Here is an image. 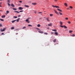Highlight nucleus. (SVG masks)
Returning a JSON list of instances; mask_svg holds the SVG:
<instances>
[{
	"label": "nucleus",
	"mask_w": 75,
	"mask_h": 75,
	"mask_svg": "<svg viewBox=\"0 0 75 75\" xmlns=\"http://www.w3.org/2000/svg\"><path fill=\"white\" fill-rule=\"evenodd\" d=\"M14 12H15V13H20V12H23L24 11L23 10H22V11H20L19 12H18L17 11H14Z\"/></svg>",
	"instance_id": "obj_1"
},
{
	"label": "nucleus",
	"mask_w": 75,
	"mask_h": 75,
	"mask_svg": "<svg viewBox=\"0 0 75 75\" xmlns=\"http://www.w3.org/2000/svg\"><path fill=\"white\" fill-rule=\"evenodd\" d=\"M52 7H54L55 8H55H59V7L58 6H54V5H52Z\"/></svg>",
	"instance_id": "obj_2"
},
{
	"label": "nucleus",
	"mask_w": 75,
	"mask_h": 75,
	"mask_svg": "<svg viewBox=\"0 0 75 75\" xmlns=\"http://www.w3.org/2000/svg\"><path fill=\"white\" fill-rule=\"evenodd\" d=\"M55 13H56V14H57V15H59V13H58V12H57V11L56 10H55L54 9V10Z\"/></svg>",
	"instance_id": "obj_3"
},
{
	"label": "nucleus",
	"mask_w": 75,
	"mask_h": 75,
	"mask_svg": "<svg viewBox=\"0 0 75 75\" xmlns=\"http://www.w3.org/2000/svg\"><path fill=\"white\" fill-rule=\"evenodd\" d=\"M18 9L19 10H23V8L22 7H19L18 8Z\"/></svg>",
	"instance_id": "obj_4"
},
{
	"label": "nucleus",
	"mask_w": 75,
	"mask_h": 75,
	"mask_svg": "<svg viewBox=\"0 0 75 75\" xmlns=\"http://www.w3.org/2000/svg\"><path fill=\"white\" fill-rule=\"evenodd\" d=\"M5 30H6V28H4L3 29H1V31L2 32H3V31H5Z\"/></svg>",
	"instance_id": "obj_5"
},
{
	"label": "nucleus",
	"mask_w": 75,
	"mask_h": 75,
	"mask_svg": "<svg viewBox=\"0 0 75 75\" xmlns=\"http://www.w3.org/2000/svg\"><path fill=\"white\" fill-rule=\"evenodd\" d=\"M47 25H48V26H52V23H50V24H49Z\"/></svg>",
	"instance_id": "obj_6"
},
{
	"label": "nucleus",
	"mask_w": 75,
	"mask_h": 75,
	"mask_svg": "<svg viewBox=\"0 0 75 75\" xmlns=\"http://www.w3.org/2000/svg\"><path fill=\"white\" fill-rule=\"evenodd\" d=\"M20 20V18H18L16 20L17 22H19V20Z\"/></svg>",
	"instance_id": "obj_7"
},
{
	"label": "nucleus",
	"mask_w": 75,
	"mask_h": 75,
	"mask_svg": "<svg viewBox=\"0 0 75 75\" xmlns=\"http://www.w3.org/2000/svg\"><path fill=\"white\" fill-rule=\"evenodd\" d=\"M5 17H6V16H5V15H2L1 16V18H5Z\"/></svg>",
	"instance_id": "obj_8"
},
{
	"label": "nucleus",
	"mask_w": 75,
	"mask_h": 75,
	"mask_svg": "<svg viewBox=\"0 0 75 75\" xmlns=\"http://www.w3.org/2000/svg\"><path fill=\"white\" fill-rule=\"evenodd\" d=\"M46 20L47 21H50L49 20V18H46Z\"/></svg>",
	"instance_id": "obj_9"
},
{
	"label": "nucleus",
	"mask_w": 75,
	"mask_h": 75,
	"mask_svg": "<svg viewBox=\"0 0 75 75\" xmlns=\"http://www.w3.org/2000/svg\"><path fill=\"white\" fill-rule=\"evenodd\" d=\"M57 10L58 11H60V12H62V11H61L60 9L59 8H57Z\"/></svg>",
	"instance_id": "obj_10"
},
{
	"label": "nucleus",
	"mask_w": 75,
	"mask_h": 75,
	"mask_svg": "<svg viewBox=\"0 0 75 75\" xmlns=\"http://www.w3.org/2000/svg\"><path fill=\"white\" fill-rule=\"evenodd\" d=\"M32 5H36V4H37V3H32Z\"/></svg>",
	"instance_id": "obj_11"
},
{
	"label": "nucleus",
	"mask_w": 75,
	"mask_h": 75,
	"mask_svg": "<svg viewBox=\"0 0 75 75\" xmlns=\"http://www.w3.org/2000/svg\"><path fill=\"white\" fill-rule=\"evenodd\" d=\"M60 24L61 25H62V24H63V23H62V22L61 21H60Z\"/></svg>",
	"instance_id": "obj_12"
},
{
	"label": "nucleus",
	"mask_w": 75,
	"mask_h": 75,
	"mask_svg": "<svg viewBox=\"0 0 75 75\" xmlns=\"http://www.w3.org/2000/svg\"><path fill=\"white\" fill-rule=\"evenodd\" d=\"M52 30L53 31H54V32H57V30L55 29H53Z\"/></svg>",
	"instance_id": "obj_13"
},
{
	"label": "nucleus",
	"mask_w": 75,
	"mask_h": 75,
	"mask_svg": "<svg viewBox=\"0 0 75 75\" xmlns=\"http://www.w3.org/2000/svg\"><path fill=\"white\" fill-rule=\"evenodd\" d=\"M38 32L39 33H41V34L43 33V32L42 31H39Z\"/></svg>",
	"instance_id": "obj_14"
},
{
	"label": "nucleus",
	"mask_w": 75,
	"mask_h": 75,
	"mask_svg": "<svg viewBox=\"0 0 75 75\" xmlns=\"http://www.w3.org/2000/svg\"><path fill=\"white\" fill-rule=\"evenodd\" d=\"M11 6H12V7H14L15 6H14V4H11Z\"/></svg>",
	"instance_id": "obj_15"
},
{
	"label": "nucleus",
	"mask_w": 75,
	"mask_h": 75,
	"mask_svg": "<svg viewBox=\"0 0 75 75\" xmlns=\"http://www.w3.org/2000/svg\"><path fill=\"white\" fill-rule=\"evenodd\" d=\"M54 34H55V35H58V32H55Z\"/></svg>",
	"instance_id": "obj_16"
},
{
	"label": "nucleus",
	"mask_w": 75,
	"mask_h": 75,
	"mask_svg": "<svg viewBox=\"0 0 75 75\" xmlns=\"http://www.w3.org/2000/svg\"><path fill=\"white\" fill-rule=\"evenodd\" d=\"M64 5L66 7H67V6H68V5H67V3H64Z\"/></svg>",
	"instance_id": "obj_17"
},
{
	"label": "nucleus",
	"mask_w": 75,
	"mask_h": 75,
	"mask_svg": "<svg viewBox=\"0 0 75 75\" xmlns=\"http://www.w3.org/2000/svg\"><path fill=\"white\" fill-rule=\"evenodd\" d=\"M59 13L60 15H62V13H61L60 12H59Z\"/></svg>",
	"instance_id": "obj_18"
},
{
	"label": "nucleus",
	"mask_w": 75,
	"mask_h": 75,
	"mask_svg": "<svg viewBox=\"0 0 75 75\" xmlns=\"http://www.w3.org/2000/svg\"><path fill=\"white\" fill-rule=\"evenodd\" d=\"M40 26L41 25H40V24H38L37 25V27H40Z\"/></svg>",
	"instance_id": "obj_19"
},
{
	"label": "nucleus",
	"mask_w": 75,
	"mask_h": 75,
	"mask_svg": "<svg viewBox=\"0 0 75 75\" xmlns=\"http://www.w3.org/2000/svg\"><path fill=\"white\" fill-rule=\"evenodd\" d=\"M73 32V31L72 30H69V33H72Z\"/></svg>",
	"instance_id": "obj_20"
},
{
	"label": "nucleus",
	"mask_w": 75,
	"mask_h": 75,
	"mask_svg": "<svg viewBox=\"0 0 75 75\" xmlns=\"http://www.w3.org/2000/svg\"><path fill=\"white\" fill-rule=\"evenodd\" d=\"M24 6H25V7H29V6L28 5H24Z\"/></svg>",
	"instance_id": "obj_21"
},
{
	"label": "nucleus",
	"mask_w": 75,
	"mask_h": 75,
	"mask_svg": "<svg viewBox=\"0 0 75 75\" xmlns=\"http://www.w3.org/2000/svg\"><path fill=\"white\" fill-rule=\"evenodd\" d=\"M69 8H71V9H72V8H73V7L71 6H69Z\"/></svg>",
	"instance_id": "obj_22"
},
{
	"label": "nucleus",
	"mask_w": 75,
	"mask_h": 75,
	"mask_svg": "<svg viewBox=\"0 0 75 75\" xmlns=\"http://www.w3.org/2000/svg\"><path fill=\"white\" fill-rule=\"evenodd\" d=\"M16 21V20L12 21V23H14V22H15V21Z\"/></svg>",
	"instance_id": "obj_23"
},
{
	"label": "nucleus",
	"mask_w": 75,
	"mask_h": 75,
	"mask_svg": "<svg viewBox=\"0 0 75 75\" xmlns=\"http://www.w3.org/2000/svg\"><path fill=\"white\" fill-rule=\"evenodd\" d=\"M0 20H1V21H4V19H0Z\"/></svg>",
	"instance_id": "obj_24"
},
{
	"label": "nucleus",
	"mask_w": 75,
	"mask_h": 75,
	"mask_svg": "<svg viewBox=\"0 0 75 75\" xmlns=\"http://www.w3.org/2000/svg\"><path fill=\"white\" fill-rule=\"evenodd\" d=\"M65 28H67V27L65 25H64L63 26Z\"/></svg>",
	"instance_id": "obj_25"
},
{
	"label": "nucleus",
	"mask_w": 75,
	"mask_h": 75,
	"mask_svg": "<svg viewBox=\"0 0 75 75\" xmlns=\"http://www.w3.org/2000/svg\"><path fill=\"white\" fill-rule=\"evenodd\" d=\"M70 36H72V37H75V35H74V34H73V35H71Z\"/></svg>",
	"instance_id": "obj_26"
},
{
	"label": "nucleus",
	"mask_w": 75,
	"mask_h": 75,
	"mask_svg": "<svg viewBox=\"0 0 75 75\" xmlns=\"http://www.w3.org/2000/svg\"><path fill=\"white\" fill-rule=\"evenodd\" d=\"M14 27H13L11 28V30H14Z\"/></svg>",
	"instance_id": "obj_27"
},
{
	"label": "nucleus",
	"mask_w": 75,
	"mask_h": 75,
	"mask_svg": "<svg viewBox=\"0 0 75 75\" xmlns=\"http://www.w3.org/2000/svg\"><path fill=\"white\" fill-rule=\"evenodd\" d=\"M13 10H17V9L16 8H13Z\"/></svg>",
	"instance_id": "obj_28"
},
{
	"label": "nucleus",
	"mask_w": 75,
	"mask_h": 75,
	"mask_svg": "<svg viewBox=\"0 0 75 75\" xmlns=\"http://www.w3.org/2000/svg\"><path fill=\"white\" fill-rule=\"evenodd\" d=\"M69 24H71V22H70V21H68L67 22Z\"/></svg>",
	"instance_id": "obj_29"
},
{
	"label": "nucleus",
	"mask_w": 75,
	"mask_h": 75,
	"mask_svg": "<svg viewBox=\"0 0 75 75\" xmlns=\"http://www.w3.org/2000/svg\"><path fill=\"white\" fill-rule=\"evenodd\" d=\"M44 34H45V35H48V33H44Z\"/></svg>",
	"instance_id": "obj_30"
},
{
	"label": "nucleus",
	"mask_w": 75,
	"mask_h": 75,
	"mask_svg": "<svg viewBox=\"0 0 75 75\" xmlns=\"http://www.w3.org/2000/svg\"><path fill=\"white\" fill-rule=\"evenodd\" d=\"M13 18H17V17L14 16L13 17Z\"/></svg>",
	"instance_id": "obj_31"
},
{
	"label": "nucleus",
	"mask_w": 75,
	"mask_h": 75,
	"mask_svg": "<svg viewBox=\"0 0 75 75\" xmlns=\"http://www.w3.org/2000/svg\"><path fill=\"white\" fill-rule=\"evenodd\" d=\"M28 19H27L26 20H25V22H28Z\"/></svg>",
	"instance_id": "obj_32"
},
{
	"label": "nucleus",
	"mask_w": 75,
	"mask_h": 75,
	"mask_svg": "<svg viewBox=\"0 0 75 75\" xmlns=\"http://www.w3.org/2000/svg\"><path fill=\"white\" fill-rule=\"evenodd\" d=\"M26 28V27L24 26L23 27V28H23V29H24L25 28Z\"/></svg>",
	"instance_id": "obj_33"
},
{
	"label": "nucleus",
	"mask_w": 75,
	"mask_h": 75,
	"mask_svg": "<svg viewBox=\"0 0 75 75\" xmlns=\"http://www.w3.org/2000/svg\"><path fill=\"white\" fill-rule=\"evenodd\" d=\"M6 13H7V14H8V13H9V11H6Z\"/></svg>",
	"instance_id": "obj_34"
},
{
	"label": "nucleus",
	"mask_w": 75,
	"mask_h": 75,
	"mask_svg": "<svg viewBox=\"0 0 75 75\" xmlns=\"http://www.w3.org/2000/svg\"><path fill=\"white\" fill-rule=\"evenodd\" d=\"M53 15L52 14H50V16L51 17H52V16H53Z\"/></svg>",
	"instance_id": "obj_35"
},
{
	"label": "nucleus",
	"mask_w": 75,
	"mask_h": 75,
	"mask_svg": "<svg viewBox=\"0 0 75 75\" xmlns=\"http://www.w3.org/2000/svg\"><path fill=\"white\" fill-rule=\"evenodd\" d=\"M60 27H61L62 28H63L64 27V26L61 25H60Z\"/></svg>",
	"instance_id": "obj_36"
},
{
	"label": "nucleus",
	"mask_w": 75,
	"mask_h": 75,
	"mask_svg": "<svg viewBox=\"0 0 75 75\" xmlns=\"http://www.w3.org/2000/svg\"><path fill=\"white\" fill-rule=\"evenodd\" d=\"M53 42H56V39H55V40H54Z\"/></svg>",
	"instance_id": "obj_37"
},
{
	"label": "nucleus",
	"mask_w": 75,
	"mask_h": 75,
	"mask_svg": "<svg viewBox=\"0 0 75 75\" xmlns=\"http://www.w3.org/2000/svg\"><path fill=\"white\" fill-rule=\"evenodd\" d=\"M65 20H68V18H65Z\"/></svg>",
	"instance_id": "obj_38"
},
{
	"label": "nucleus",
	"mask_w": 75,
	"mask_h": 75,
	"mask_svg": "<svg viewBox=\"0 0 75 75\" xmlns=\"http://www.w3.org/2000/svg\"><path fill=\"white\" fill-rule=\"evenodd\" d=\"M28 26H30V27H33V26H32V25H28Z\"/></svg>",
	"instance_id": "obj_39"
},
{
	"label": "nucleus",
	"mask_w": 75,
	"mask_h": 75,
	"mask_svg": "<svg viewBox=\"0 0 75 75\" xmlns=\"http://www.w3.org/2000/svg\"><path fill=\"white\" fill-rule=\"evenodd\" d=\"M0 27H3V26H2V25L1 23L0 24Z\"/></svg>",
	"instance_id": "obj_40"
},
{
	"label": "nucleus",
	"mask_w": 75,
	"mask_h": 75,
	"mask_svg": "<svg viewBox=\"0 0 75 75\" xmlns=\"http://www.w3.org/2000/svg\"><path fill=\"white\" fill-rule=\"evenodd\" d=\"M8 4L9 6H10V4H9L8 3Z\"/></svg>",
	"instance_id": "obj_41"
},
{
	"label": "nucleus",
	"mask_w": 75,
	"mask_h": 75,
	"mask_svg": "<svg viewBox=\"0 0 75 75\" xmlns=\"http://www.w3.org/2000/svg\"><path fill=\"white\" fill-rule=\"evenodd\" d=\"M7 1L8 3H10V0H8Z\"/></svg>",
	"instance_id": "obj_42"
},
{
	"label": "nucleus",
	"mask_w": 75,
	"mask_h": 75,
	"mask_svg": "<svg viewBox=\"0 0 75 75\" xmlns=\"http://www.w3.org/2000/svg\"><path fill=\"white\" fill-rule=\"evenodd\" d=\"M1 35H4V33H1Z\"/></svg>",
	"instance_id": "obj_43"
},
{
	"label": "nucleus",
	"mask_w": 75,
	"mask_h": 75,
	"mask_svg": "<svg viewBox=\"0 0 75 75\" xmlns=\"http://www.w3.org/2000/svg\"><path fill=\"white\" fill-rule=\"evenodd\" d=\"M36 29L38 30H39L40 31V30L38 28H36Z\"/></svg>",
	"instance_id": "obj_44"
},
{
	"label": "nucleus",
	"mask_w": 75,
	"mask_h": 75,
	"mask_svg": "<svg viewBox=\"0 0 75 75\" xmlns=\"http://www.w3.org/2000/svg\"><path fill=\"white\" fill-rule=\"evenodd\" d=\"M39 14H42V12H39Z\"/></svg>",
	"instance_id": "obj_45"
},
{
	"label": "nucleus",
	"mask_w": 75,
	"mask_h": 75,
	"mask_svg": "<svg viewBox=\"0 0 75 75\" xmlns=\"http://www.w3.org/2000/svg\"><path fill=\"white\" fill-rule=\"evenodd\" d=\"M53 33H53V32H51V34L52 35L53 34Z\"/></svg>",
	"instance_id": "obj_46"
},
{
	"label": "nucleus",
	"mask_w": 75,
	"mask_h": 75,
	"mask_svg": "<svg viewBox=\"0 0 75 75\" xmlns=\"http://www.w3.org/2000/svg\"><path fill=\"white\" fill-rule=\"evenodd\" d=\"M18 17H21V15H18Z\"/></svg>",
	"instance_id": "obj_47"
},
{
	"label": "nucleus",
	"mask_w": 75,
	"mask_h": 75,
	"mask_svg": "<svg viewBox=\"0 0 75 75\" xmlns=\"http://www.w3.org/2000/svg\"><path fill=\"white\" fill-rule=\"evenodd\" d=\"M67 10H70V9H69V8H67Z\"/></svg>",
	"instance_id": "obj_48"
},
{
	"label": "nucleus",
	"mask_w": 75,
	"mask_h": 75,
	"mask_svg": "<svg viewBox=\"0 0 75 75\" xmlns=\"http://www.w3.org/2000/svg\"><path fill=\"white\" fill-rule=\"evenodd\" d=\"M19 2H20V3H22V1H20Z\"/></svg>",
	"instance_id": "obj_49"
},
{
	"label": "nucleus",
	"mask_w": 75,
	"mask_h": 75,
	"mask_svg": "<svg viewBox=\"0 0 75 75\" xmlns=\"http://www.w3.org/2000/svg\"><path fill=\"white\" fill-rule=\"evenodd\" d=\"M18 33H16V35H18Z\"/></svg>",
	"instance_id": "obj_50"
},
{
	"label": "nucleus",
	"mask_w": 75,
	"mask_h": 75,
	"mask_svg": "<svg viewBox=\"0 0 75 75\" xmlns=\"http://www.w3.org/2000/svg\"><path fill=\"white\" fill-rule=\"evenodd\" d=\"M35 14H36V13H37V12H36V11H35Z\"/></svg>",
	"instance_id": "obj_51"
},
{
	"label": "nucleus",
	"mask_w": 75,
	"mask_h": 75,
	"mask_svg": "<svg viewBox=\"0 0 75 75\" xmlns=\"http://www.w3.org/2000/svg\"><path fill=\"white\" fill-rule=\"evenodd\" d=\"M29 3H31V1H29Z\"/></svg>",
	"instance_id": "obj_52"
},
{
	"label": "nucleus",
	"mask_w": 75,
	"mask_h": 75,
	"mask_svg": "<svg viewBox=\"0 0 75 75\" xmlns=\"http://www.w3.org/2000/svg\"><path fill=\"white\" fill-rule=\"evenodd\" d=\"M55 1H57V0H54Z\"/></svg>",
	"instance_id": "obj_53"
},
{
	"label": "nucleus",
	"mask_w": 75,
	"mask_h": 75,
	"mask_svg": "<svg viewBox=\"0 0 75 75\" xmlns=\"http://www.w3.org/2000/svg\"><path fill=\"white\" fill-rule=\"evenodd\" d=\"M18 30V29H16V30Z\"/></svg>",
	"instance_id": "obj_54"
},
{
	"label": "nucleus",
	"mask_w": 75,
	"mask_h": 75,
	"mask_svg": "<svg viewBox=\"0 0 75 75\" xmlns=\"http://www.w3.org/2000/svg\"><path fill=\"white\" fill-rule=\"evenodd\" d=\"M0 11H2V10H0Z\"/></svg>",
	"instance_id": "obj_55"
},
{
	"label": "nucleus",
	"mask_w": 75,
	"mask_h": 75,
	"mask_svg": "<svg viewBox=\"0 0 75 75\" xmlns=\"http://www.w3.org/2000/svg\"><path fill=\"white\" fill-rule=\"evenodd\" d=\"M28 23H30V22L28 21Z\"/></svg>",
	"instance_id": "obj_56"
},
{
	"label": "nucleus",
	"mask_w": 75,
	"mask_h": 75,
	"mask_svg": "<svg viewBox=\"0 0 75 75\" xmlns=\"http://www.w3.org/2000/svg\"><path fill=\"white\" fill-rule=\"evenodd\" d=\"M43 18H45V17H44Z\"/></svg>",
	"instance_id": "obj_57"
},
{
	"label": "nucleus",
	"mask_w": 75,
	"mask_h": 75,
	"mask_svg": "<svg viewBox=\"0 0 75 75\" xmlns=\"http://www.w3.org/2000/svg\"><path fill=\"white\" fill-rule=\"evenodd\" d=\"M0 7H1V5H0Z\"/></svg>",
	"instance_id": "obj_58"
},
{
	"label": "nucleus",
	"mask_w": 75,
	"mask_h": 75,
	"mask_svg": "<svg viewBox=\"0 0 75 75\" xmlns=\"http://www.w3.org/2000/svg\"><path fill=\"white\" fill-rule=\"evenodd\" d=\"M2 0H0V1H2Z\"/></svg>",
	"instance_id": "obj_59"
},
{
	"label": "nucleus",
	"mask_w": 75,
	"mask_h": 75,
	"mask_svg": "<svg viewBox=\"0 0 75 75\" xmlns=\"http://www.w3.org/2000/svg\"><path fill=\"white\" fill-rule=\"evenodd\" d=\"M74 37H75V35H74Z\"/></svg>",
	"instance_id": "obj_60"
}]
</instances>
